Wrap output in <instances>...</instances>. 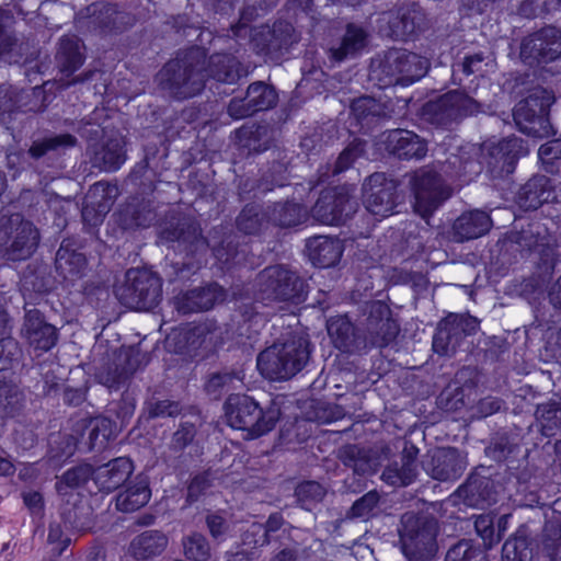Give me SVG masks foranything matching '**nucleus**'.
Masks as SVG:
<instances>
[{
    "label": "nucleus",
    "instance_id": "nucleus-1",
    "mask_svg": "<svg viewBox=\"0 0 561 561\" xmlns=\"http://www.w3.org/2000/svg\"><path fill=\"white\" fill-rule=\"evenodd\" d=\"M473 146L469 151L450 156L440 168L427 164L407 174L409 187L414 197V209L423 218L431 216L453 194L451 186L442 175V171L451 178L469 181L481 171V164L472 158L477 153Z\"/></svg>",
    "mask_w": 561,
    "mask_h": 561
},
{
    "label": "nucleus",
    "instance_id": "nucleus-2",
    "mask_svg": "<svg viewBox=\"0 0 561 561\" xmlns=\"http://www.w3.org/2000/svg\"><path fill=\"white\" fill-rule=\"evenodd\" d=\"M158 89L169 98L186 100L199 94L206 83L204 53L191 48L169 60L156 76Z\"/></svg>",
    "mask_w": 561,
    "mask_h": 561
},
{
    "label": "nucleus",
    "instance_id": "nucleus-3",
    "mask_svg": "<svg viewBox=\"0 0 561 561\" xmlns=\"http://www.w3.org/2000/svg\"><path fill=\"white\" fill-rule=\"evenodd\" d=\"M310 354L307 334L295 332L284 342L274 343L263 350L257 355L256 365L266 379L288 380L307 365Z\"/></svg>",
    "mask_w": 561,
    "mask_h": 561
},
{
    "label": "nucleus",
    "instance_id": "nucleus-4",
    "mask_svg": "<svg viewBox=\"0 0 561 561\" xmlns=\"http://www.w3.org/2000/svg\"><path fill=\"white\" fill-rule=\"evenodd\" d=\"M426 58L402 48H390L371 60L369 79L380 89L409 85L427 72Z\"/></svg>",
    "mask_w": 561,
    "mask_h": 561
},
{
    "label": "nucleus",
    "instance_id": "nucleus-5",
    "mask_svg": "<svg viewBox=\"0 0 561 561\" xmlns=\"http://www.w3.org/2000/svg\"><path fill=\"white\" fill-rule=\"evenodd\" d=\"M403 554L409 561H430L438 550V520L428 514L405 512L398 529Z\"/></svg>",
    "mask_w": 561,
    "mask_h": 561
},
{
    "label": "nucleus",
    "instance_id": "nucleus-6",
    "mask_svg": "<svg viewBox=\"0 0 561 561\" xmlns=\"http://www.w3.org/2000/svg\"><path fill=\"white\" fill-rule=\"evenodd\" d=\"M41 242L39 229L20 213L0 214V256L7 261L30 259Z\"/></svg>",
    "mask_w": 561,
    "mask_h": 561
},
{
    "label": "nucleus",
    "instance_id": "nucleus-7",
    "mask_svg": "<svg viewBox=\"0 0 561 561\" xmlns=\"http://www.w3.org/2000/svg\"><path fill=\"white\" fill-rule=\"evenodd\" d=\"M228 424L259 437L272 431L278 421L279 410L273 405L263 409L247 394H230L225 403Z\"/></svg>",
    "mask_w": 561,
    "mask_h": 561
},
{
    "label": "nucleus",
    "instance_id": "nucleus-8",
    "mask_svg": "<svg viewBox=\"0 0 561 561\" xmlns=\"http://www.w3.org/2000/svg\"><path fill=\"white\" fill-rule=\"evenodd\" d=\"M556 96L552 90L537 85L513 108V118L517 128L531 137L543 138L552 131L549 119L550 106Z\"/></svg>",
    "mask_w": 561,
    "mask_h": 561
},
{
    "label": "nucleus",
    "instance_id": "nucleus-9",
    "mask_svg": "<svg viewBox=\"0 0 561 561\" xmlns=\"http://www.w3.org/2000/svg\"><path fill=\"white\" fill-rule=\"evenodd\" d=\"M116 298L122 305L135 310H151L162 299V279L147 268H130L124 282L115 286Z\"/></svg>",
    "mask_w": 561,
    "mask_h": 561
},
{
    "label": "nucleus",
    "instance_id": "nucleus-10",
    "mask_svg": "<svg viewBox=\"0 0 561 561\" xmlns=\"http://www.w3.org/2000/svg\"><path fill=\"white\" fill-rule=\"evenodd\" d=\"M256 288L259 298L267 302L297 305L306 296L305 280L284 265H271L261 271L256 277Z\"/></svg>",
    "mask_w": 561,
    "mask_h": 561
},
{
    "label": "nucleus",
    "instance_id": "nucleus-11",
    "mask_svg": "<svg viewBox=\"0 0 561 561\" xmlns=\"http://www.w3.org/2000/svg\"><path fill=\"white\" fill-rule=\"evenodd\" d=\"M482 104L463 90H451L423 107L424 118L432 125L450 128L463 118L482 112Z\"/></svg>",
    "mask_w": 561,
    "mask_h": 561
},
{
    "label": "nucleus",
    "instance_id": "nucleus-12",
    "mask_svg": "<svg viewBox=\"0 0 561 561\" xmlns=\"http://www.w3.org/2000/svg\"><path fill=\"white\" fill-rule=\"evenodd\" d=\"M148 356L137 346H122L114 350L96 369L99 383L110 390H119L128 386L134 374L146 366Z\"/></svg>",
    "mask_w": 561,
    "mask_h": 561
},
{
    "label": "nucleus",
    "instance_id": "nucleus-13",
    "mask_svg": "<svg viewBox=\"0 0 561 561\" xmlns=\"http://www.w3.org/2000/svg\"><path fill=\"white\" fill-rule=\"evenodd\" d=\"M358 323L367 347H383L399 333V325L391 317V310L381 300L365 301L360 306Z\"/></svg>",
    "mask_w": 561,
    "mask_h": 561
},
{
    "label": "nucleus",
    "instance_id": "nucleus-14",
    "mask_svg": "<svg viewBox=\"0 0 561 561\" xmlns=\"http://www.w3.org/2000/svg\"><path fill=\"white\" fill-rule=\"evenodd\" d=\"M21 355L19 343L12 337L0 340V414L13 415L24 401V394L11 378L10 367Z\"/></svg>",
    "mask_w": 561,
    "mask_h": 561
},
{
    "label": "nucleus",
    "instance_id": "nucleus-15",
    "mask_svg": "<svg viewBox=\"0 0 561 561\" xmlns=\"http://www.w3.org/2000/svg\"><path fill=\"white\" fill-rule=\"evenodd\" d=\"M480 321L468 313H450L439 321L433 337V350L444 356L454 355L468 335L474 334Z\"/></svg>",
    "mask_w": 561,
    "mask_h": 561
},
{
    "label": "nucleus",
    "instance_id": "nucleus-16",
    "mask_svg": "<svg viewBox=\"0 0 561 561\" xmlns=\"http://www.w3.org/2000/svg\"><path fill=\"white\" fill-rule=\"evenodd\" d=\"M352 213V188L347 185L323 190L311 208L312 218L323 225H340Z\"/></svg>",
    "mask_w": 561,
    "mask_h": 561
},
{
    "label": "nucleus",
    "instance_id": "nucleus-17",
    "mask_svg": "<svg viewBox=\"0 0 561 561\" xmlns=\"http://www.w3.org/2000/svg\"><path fill=\"white\" fill-rule=\"evenodd\" d=\"M519 56L528 65L554 61L561 57V32L547 26L529 34L520 43Z\"/></svg>",
    "mask_w": 561,
    "mask_h": 561
},
{
    "label": "nucleus",
    "instance_id": "nucleus-18",
    "mask_svg": "<svg viewBox=\"0 0 561 561\" xmlns=\"http://www.w3.org/2000/svg\"><path fill=\"white\" fill-rule=\"evenodd\" d=\"M362 191L369 213L380 217L393 214L397 206V184L385 173L375 172L366 178Z\"/></svg>",
    "mask_w": 561,
    "mask_h": 561
},
{
    "label": "nucleus",
    "instance_id": "nucleus-19",
    "mask_svg": "<svg viewBox=\"0 0 561 561\" xmlns=\"http://www.w3.org/2000/svg\"><path fill=\"white\" fill-rule=\"evenodd\" d=\"M277 101L278 94L273 85L264 81H256L248 87L243 98L230 100L227 112L233 119H242L257 112L273 108Z\"/></svg>",
    "mask_w": 561,
    "mask_h": 561
},
{
    "label": "nucleus",
    "instance_id": "nucleus-20",
    "mask_svg": "<svg viewBox=\"0 0 561 561\" xmlns=\"http://www.w3.org/2000/svg\"><path fill=\"white\" fill-rule=\"evenodd\" d=\"M299 34L295 27L286 21H277L272 26H262L254 35L253 43L259 53L272 60L279 57L298 43Z\"/></svg>",
    "mask_w": 561,
    "mask_h": 561
},
{
    "label": "nucleus",
    "instance_id": "nucleus-21",
    "mask_svg": "<svg viewBox=\"0 0 561 561\" xmlns=\"http://www.w3.org/2000/svg\"><path fill=\"white\" fill-rule=\"evenodd\" d=\"M391 455L392 451L388 445L368 448L358 444H346L336 451V458L359 476L376 472L381 461L389 459Z\"/></svg>",
    "mask_w": 561,
    "mask_h": 561
},
{
    "label": "nucleus",
    "instance_id": "nucleus-22",
    "mask_svg": "<svg viewBox=\"0 0 561 561\" xmlns=\"http://www.w3.org/2000/svg\"><path fill=\"white\" fill-rule=\"evenodd\" d=\"M467 465L466 457L454 447L436 448L427 453L422 460L424 471L440 482L458 479Z\"/></svg>",
    "mask_w": 561,
    "mask_h": 561
},
{
    "label": "nucleus",
    "instance_id": "nucleus-23",
    "mask_svg": "<svg viewBox=\"0 0 561 561\" xmlns=\"http://www.w3.org/2000/svg\"><path fill=\"white\" fill-rule=\"evenodd\" d=\"M162 242H178L188 254L206 251L209 245V234L204 237L199 225L190 219L181 218L176 224L165 226L159 232Z\"/></svg>",
    "mask_w": 561,
    "mask_h": 561
},
{
    "label": "nucleus",
    "instance_id": "nucleus-24",
    "mask_svg": "<svg viewBox=\"0 0 561 561\" xmlns=\"http://www.w3.org/2000/svg\"><path fill=\"white\" fill-rule=\"evenodd\" d=\"M73 433L80 436L89 451L100 453L116 437L117 426L105 416L81 419L75 423Z\"/></svg>",
    "mask_w": 561,
    "mask_h": 561
},
{
    "label": "nucleus",
    "instance_id": "nucleus-25",
    "mask_svg": "<svg viewBox=\"0 0 561 561\" xmlns=\"http://www.w3.org/2000/svg\"><path fill=\"white\" fill-rule=\"evenodd\" d=\"M77 145L78 139L71 134L49 133L47 135L33 138L28 149L26 150V154L36 167L41 164L51 165L59 156L65 153L67 149L73 148Z\"/></svg>",
    "mask_w": 561,
    "mask_h": 561
},
{
    "label": "nucleus",
    "instance_id": "nucleus-26",
    "mask_svg": "<svg viewBox=\"0 0 561 561\" xmlns=\"http://www.w3.org/2000/svg\"><path fill=\"white\" fill-rule=\"evenodd\" d=\"M45 90L37 85L27 91L11 84H0V115L10 114L20 108L27 112H43L46 108Z\"/></svg>",
    "mask_w": 561,
    "mask_h": 561
},
{
    "label": "nucleus",
    "instance_id": "nucleus-27",
    "mask_svg": "<svg viewBox=\"0 0 561 561\" xmlns=\"http://www.w3.org/2000/svg\"><path fill=\"white\" fill-rule=\"evenodd\" d=\"M385 149L399 159H423L427 153V141L407 129H392L382 135Z\"/></svg>",
    "mask_w": 561,
    "mask_h": 561
},
{
    "label": "nucleus",
    "instance_id": "nucleus-28",
    "mask_svg": "<svg viewBox=\"0 0 561 561\" xmlns=\"http://www.w3.org/2000/svg\"><path fill=\"white\" fill-rule=\"evenodd\" d=\"M417 456L419 448L410 442H405L401 453V461L388 465L383 469L380 479L394 488H404L412 484L419 476Z\"/></svg>",
    "mask_w": 561,
    "mask_h": 561
},
{
    "label": "nucleus",
    "instance_id": "nucleus-29",
    "mask_svg": "<svg viewBox=\"0 0 561 561\" xmlns=\"http://www.w3.org/2000/svg\"><path fill=\"white\" fill-rule=\"evenodd\" d=\"M22 333L32 347L45 352L54 347L58 340L56 327L48 323L36 309L26 310Z\"/></svg>",
    "mask_w": 561,
    "mask_h": 561
},
{
    "label": "nucleus",
    "instance_id": "nucleus-30",
    "mask_svg": "<svg viewBox=\"0 0 561 561\" xmlns=\"http://www.w3.org/2000/svg\"><path fill=\"white\" fill-rule=\"evenodd\" d=\"M552 241L548 229L540 221H531L506 233L505 243L514 251L529 254Z\"/></svg>",
    "mask_w": 561,
    "mask_h": 561
},
{
    "label": "nucleus",
    "instance_id": "nucleus-31",
    "mask_svg": "<svg viewBox=\"0 0 561 561\" xmlns=\"http://www.w3.org/2000/svg\"><path fill=\"white\" fill-rule=\"evenodd\" d=\"M85 11L90 23L105 32H123L136 23L134 14L118 10L112 3H92Z\"/></svg>",
    "mask_w": 561,
    "mask_h": 561
},
{
    "label": "nucleus",
    "instance_id": "nucleus-32",
    "mask_svg": "<svg viewBox=\"0 0 561 561\" xmlns=\"http://www.w3.org/2000/svg\"><path fill=\"white\" fill-rule=\"evenodd\" d=\"M390 36L394 39L407 37L426 28L427 20L424 10L416 3L399 8L389 14Z\"/></svg>",
    "mask_w": 561,
    "mask_h": 561
},
{
    "label": "nucleus",
    "instance_id": "nucleus-33",
    "mask_svg": "<svg viewBox=\"0 0 561 561\" xmlns=\"http://www.w3.org/2000/svg\"><path fill=\"white\" fill-rule=\"evenodd\" d=\"M225 298L224 290L217 284L196 287L175 297V308L183 314L211 309Z\"/></svg>",
    "mask_w": 561,
    "mask_h": 561
},
{
    "label": "nucleus",
    "instance_id": "nucleus-34",
    "mask_svg": "<svg viewBox=\"0 0 561 561\" xmlns=\"http://www.w3.org/2000/svg\"><path fill=\"white\" fill-rule=\"evenodd\" d=\"M455 495L467 506L484 508L495 502L494 483L490 478L473 471Z\"/></svg>",
    "mask_w": 561,
    "mask_h": 561
},
{
    "label": "nucleus",
    "instance_id": "nucleus-35",
    "mask_svg": "<svg viewBox=\"0 0 561 561\" xmlns=\"http://www.w3.org/2000/svg\"><path fill=\"white\" fill-rule=\"evenodd\" d=\"M133 471L129 458L117 457L94 468V483L102 492H113L127 481Z\"/></svg>",
    "mask_w": 561,
    "mask_h": 561
},
{
    "label": "nucleus",
    "instance_id": "nucleus-36",
    "mask_svg": "<svg viewBox=\"0 0 561 561\" xmlns=\"http://www.w3.org/2000/svg\"><path fill=\"white\" fill-rule=\"evenodd\" d=\"M491 217L482 210H470L457 217L451 226L450 237L455 242L478 239L490 231Z\"/></svg>",
    "mask_w": 561,
    "mask_h": 561
},
{
    "label": "nucleus",
    "instance_id": "nucleus-37",
    "mask_svg": "<svg viewBox=\"0 0 561 561\" xmlns=\"http://www.w3.org/2000/svg\"><path fill=\"white\" fill-rule=\"evenodd\" d=\"M87 257L71 239H65L56 253V271L65 278L76 280L84 276Z\"/></svg>",
    "mask_w": 561,
    "mask_h": 561
},
{
    "label": "nucleus",
    "instance_id": "nucleus-38",
    "mask_svg": "<svg viewBox=\"0 0 561 561\" xmlns=\"http://www.w3.org/2000/svg\"><path fill=\"white\" fill-rule=\"evenodd\" d=\"M328 333L336 348L345 353H357L367 348V341L356 332L346 317H337L328 322Z\"/></svg>",
    "mask_w": 561,
    "mask_h": 561
},
{
    "label": "nucleus",
    "instance_id": "nucleus-39",
    "mask_svg": "<svg viewBox=\"0 0 561 561\" xmlns=\"http://www.w3.org/2000/svg\"><path fill=\"white\" fill-rule=\"evenodd\" d=\"M350 108L354 119L366 129H371L391 117V111L386 104L368 95L353 100Z\"/></svg>",
    "mask_w": 561,
    "mask_h": 561
},
{
    "label": "nucleus",
    "instance_id": "nucleus-40",
    "mask_svg": "<svg viewBox=\"0 0 561 561\" xmlns=\"http://www.w3.org/2000/svg\"><path fill=\"white\" fill-rule=\"evenodd\" d=\"M91 163L102 171H116L126 160L124 141L121 137L107 138L91 147Z\"/></svg>",
    "mask_w": 561,
    "mask_h": 561
},
{
    "label": "nucleus",
    "instance_id": "nucleus-41",
    "mask_svg": "<svg viewBox=\"0 0 561 561\" xmlns=\"http://www.w3.org/2000/svg\"><path fill=\"white\" fill-rule=\"evenodd\" d=\"M249 67L243 66L234 56L229 54H214L206 66V78L210 77L218 82L234 83L249 75Z\"/></svg>",
    "mask_w": 561,
    "mask_h": 561
},
{
    "label": "nucleus",
    "instance_id": "nucleus-42",
    "mask_svg": "<svg viewBox=\"0 0 561 561\" xmlns=\"http://www.w3.org/2000/svg\"><path fill=\"white\" fill-rule=\"evenodd\" d=\"M552 197L550 180L546 175H535L519 188L516 203L524 210H535Z\"/></svg>",
    "mask_w": 561,
    "mask_h": 561
},
{
    "label": "nucleus",
    "instance_id": "nucleus-43",
    "mask_svg": "<svg viewBox=\"0 0 561 561\" xmlns=\"http://www.w3.org/2000/svg\"><path fill=\"white\" fill-rule=\"evenodd\" d=\"M215 257L224 264H234L240 262V254L244 250H239L237 236L227 227L217 226L209 231V245Z\"/></svg>",
    "mask_w": 561,
    "mask_h": 561
},
{
    "label": "nucleus",
    "instance_id": "nucleus-44",
    "mask_svg": "<svg viewBox=\"0 0 561 561\" xmlns=\"http://www.w3.org/2000/svg\"><path fill=\"white\" fill-rule=\"evenodd\" d=\"M306 250L313 265L331 267L342 256L343 248L339 239L317 236L308 240Z\"/></svg>",
    "mask_w": 561,
    "mask_h": 561
},
{
    "label": "nucleus",
    "instance_id": "nucleus-45",
    "mask_svg": "<svg viewBox=\"0 0 561 561\" xmlns=\"http://www.w3.org/2000/svg\"><path fill=\"white\" fill-rule=\"evenodd\" d=\"M12 14L0 10V59L10 64H19L27 54V44L20 42L11 30Z\"/></svg>",
    "mask_w": 561,
    "mask_h": 561
},
{
    "label": "nucleus",
    "instance_id": "nucleus-46",
    "mask_svg": "<svg viewBox=\"0 0 561 561\" xmlns=\"http://www.w3.org/2000/svg\"><path fill=\"white\" fill-rule=\"evenodd\" d=\"M55 59L60 72L70 77L85 60L83 43L75 35L61 37Z\"/></svg>",
    "mask_w": 561,
    "mask_h": 561
},
{
    "label": "nucleus",
    "instance_id": "nucleus-47",
    "mask_svg": "<svg viewBox=\"0 0 561 561\" xmlns=\"http://www.w3.org/2000/svg\"><path fill=\"white\" fill-rule=\"evenodd\" d=\"M367 142L363 139H353L339 154L333 167H325L319 170V174L316 180H310L311 188L323 183L329 176L330 172L332 175H337L348 170L355 161L363 157L366 152Z\"/></svg>",
    "mask_w": 561,
    "mask_h": 561
},
{
    "label": "nucleus",
    "instance_id": "nucleus-48",
    "mask_svg": "<svg viewBox=\"0 0 561 561\" xmlns=\"http://www.w3.org/2000/svg\"><path fill=\"white\" fill-rule=\"evenodd\" d=\"M151 492L146 477L137 476L135 480L116 495V508L124 513L135 512L145 506Z\"/></svg>",
    "mask_w": 561,
    "mask_h": 561
},
{
    "label": "nucleus",
    "instance_id": "nucleus-49",
    "mask_svg": "<svg viewBox=\"0 0 561 561\" xmlns=\"http://www.w3.org/2000/svg\"><path fill=\"white\" fill-rule=\"evenodd\" d=\"M522 149L520 139H503L499 144L490 147V156L494 162L490 161L489 164L494 169H499L501 174H510L515 169Z\"/></svg>",
    "mask_w": 561,
    "mask_h": 561
},
{
    "label": "nucleus",
    "instance_id": "nucleus-50",
    "mask_svg": "<svg viewBox=\"0 0 561 561\" xmlns=\"http://www.w3.org/2000/svg\"><path fill=\"white\" fill-rule=\"evenodd\" d=\"M288 180V163L285 161H274L268 171L259 180H245L240 185V195L244 197L251 191L256 190L261 193H266L273 190L274 186H284Z\"/></svg>",
    "mask_w": 561,
    "mask_h": 561
},
{
    "label": "nucleus",
    "instance_id": "nucleus-51",
    "mask_svg": "<svg viewBox=\"0 0 561 561\" xmlns=\"http://www.w3.org/2000/svg\"><path fill=\"white\" fill-rule=\"evenodd\" d=\"M156 213L147 201L128 203L119 213V225L124 229L146 228L156 220Z\"/></svg>",
    "mask_w": 561,
    "mask_h": 561
},
{
    "label": "nucleus",
    "instance_id": "nucleus-52",
    "mask_svg": "<svg viewBox=\"0 0 561 561\" xmlns=\"http://www.w3.org/2000/svg\"><path fill=\"white\" fill-rule=\"evenodd\" d=\"M168 538L159 530H147L138 535L130 543V551L137 560H147L162 553Z\"/></svg>",
    "mask_w": 561,
    "mask_h": 561
},
{
    "label": "nucleus",
    "instance_id": "nucleus-53",
    "mask_svg": "<svg viewBox=\"0 0 561 561\" xmlns=\"http://www.w3.org/2000/svg\"><path fill=\"white\" fill-rule=\"evenodd\" d=\"M266 221L283 228L294 227L301 224L307 213L305 208L297 203H275L265 210Z\"/></svg>",
    "mask_w": 561,
    "mask_h": 561
},
{
    "label": "nucleus",
    "instance_id": "nucleus-54",
    "mask_svg": "<svg viewBox=\"0 0 561 561\" xmlns=\"http://www.w3.org/2000/svg\"><path fill=\"white\" fill-rule=\"evenodd\" d=\"M367 32L355 24L346 26L345 34L339 47L331 48V57L336 61H342L350 56H355L367 44Z\"/></svg>",
    "mask_w": 561,
    "mask_h": 561
},
{
    "label": "nucleus",
    "instance_id": "nucleus-55",
    "mask_svg": "<svg viewBox=\"0 0 561 561\" xmlns=\"http://www.w3.org/2000/svg\"><path fill=\"white\" fill-rule=\"evenodd\" d=\"M203 330L198 327L173 330L165 340L167 347L178 354H187L202 344Z\"/></svg>",
    "mask_w": 561,
    "mask_h": 561
},
{
    "label": "nucleus",
    "instance_id": "nucleus-56",
    "mask_svg": "<svg viewBox=\"0 0 561 561\" xmlns=\"http://www.w3.org/2000/svg\"><path fill=\"white\" fill-rule=\"evenodd\" d=\"M21 283L23 293L46 294L53 289L55 280L47 265H28Z\"/></svg>",
    "mask_w": 561,
    "mask_h": 561
},
{
    "label": "nucleus",
    "instance_id": "nucleus-57",
    "mask_svg": "<svg viewBox=\"0 0 561 561\" xmlns=\"http://www.w3.org/2000/svg\"><path fill=\"white\" fill-rule=\"evenodd\" d=\"M240 145L250 152H261L268 148L271 129L267 125L243 126L237 131Z\"/></svg>",
    "mask_w": 561,
    "mask_h": 561
},
{
    "label": "nucleus",
    "instance_id": "nucleus-58",
    "mask_svg": "<svg viewBox=\"0 0 561 561\" xmlns=\"http://www.w3.org/2000/svg\"><path fill=\"white\" fill-rule=\"evenodd\" d=\"M540 424L542 435L552 437L561 433V402H547L540 404L535 413Z\"/></svg>",
    "mask_w": 561,
    "mask_h": 561
},
{
    "label": "nucleus",
    "instance_id": "nucleus-59",
    "mask_svg": "<svg viewBox=\"0 0 561 561\" xmlns=\"http://www.w3.org/2000/svg\"><path fill=\"white\" fill-rule=\"evenodd\" d=\"M380 499L381 496L377 490L365 493L346 511L345 517L347 519L369 520L377 515Z\"/></svg>",
    "mask_w": 561,
    "mask_h": 561
},
{
    "label": "nucleus",
    "instance_id": "nucleus-60",
    "mask_svg": "<svg viewBox=\"0 0 561 561\" xmlns=\"http://www.w3.org/2000/svg\"><path fill=\"white\" fill-rule=\"evenodd\" d=\"M541 549L550 561H561V522H546L541 533Z\"/></svg>",
    "mask_w": 561,
    "mask_h": 561
},
{
    "label": "nucleus",
    "instance_id": "nucleus-61",
    "mask_svg": "<svg viewBox=\"0 0 561 561\" xmlns=\"http://www.w3.org/2000/svg\"><path fill=\"white\" fill-rule=\"evenodd\" d=\"M265 210L257 205H247L236 219L239 231L244 234H256L267 224Z\"/></svg>",
    "mask_w": 561,
    "mask_h": 561
},
{
    "label": "nucleus",
    "instance_id": "nucleus-62",
    "mask_svg": "<svg viewBox=\"0 0 561 561\" xmlns=\"http://www.w3.org/2000/svg\"><path fill=\"white\" fill-rule=\"evenodd\" d=\"M445 561H490L484 549L470 539H461L446 552Z\"/></svg>",
    "mask_w": 561,
    "mask_h": 561
},
{
    "label": "nucleus",
    "instance_id": "nucleus-63",
    "mask_svg": "<svg viewBox=\"0 0 561 561\" xmlns=\"http://www.w3.org/2000/svg\"><path fill=\"white\" fill-rule=\"evenodd\" d=\"M117 186L106 182H98L88 191L84 198L99 208V213L107 214L117 196Z\"/></svg>",
    "mask_w": 561,
    "mask_h": 561
},
{
    "label": "nucleus",
    "instance_id": "nucleus-64",
    "mask_svg": "<svg viewBox=\"0 0 561 561\" xmlns=\"http://www.w3.org/2000/svg\"><path fill=\"white\" fill-rule=\"evenodd\" d=\"M327 492L325 486L313 480L300 482L295 488L297 503L307 511H311L313 506L322 502Z\"/></svg>",
    "mask_w": 561,
    "mask_h": 561
}]
</instances>
